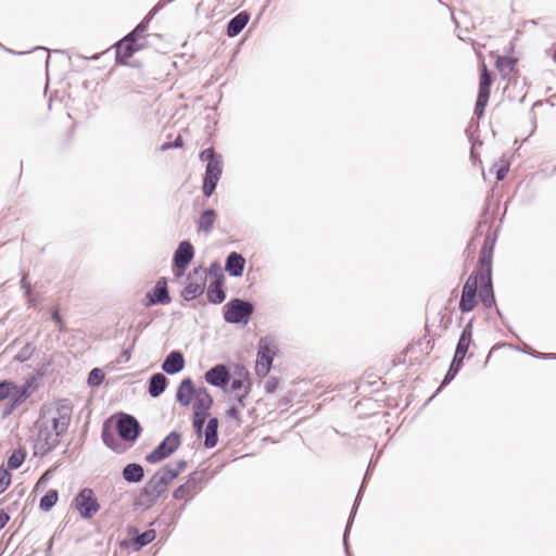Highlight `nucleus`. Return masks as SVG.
<instances>
[{
	"instance_id": "obj_43",
	"label": "nucleus",
	"mask_w": 556,
	"mask_h": 556,
	"mask_svg": "<svg viewBox=\"0 0 556 556\" xmlns=\"http://www.w3.org/2000/svg\"><path fill=\"white\" fill-rule=\"evenodd\" d=\"M207 416L208 415L193 412L192 427H193V430H194V434L199 439L202 438V435L204 434V425L206 422Z\"/></svg>"
},
{
	"instance_id": "obj_63",
	"label": "nucleus",
	"mask_w": 556,
	"mask_h": 556,
	"mask_svg": "<svg viewBox=\"0 0 556 556\" xmlns=\"http://www.w3.org/2000/svg\"><path fill=\"white\" fill-rule=\"evenodd\" d=\"M10 520V516L3 509H0V530L3 529Z\"/></svg>"
},
{
	"instance_id": "obj_31",
	"label": "nucleus",
	"mask_w": 556,
	"mask_h": 556,
	"mask_svg": "<svg viewBox=\"0 0 556 556\" xmlns=\"http://www.w3.org/2000/svg\"><path fill=\"white\" fill-rule=\"evenodd\" d=\"M494 81V74L491 72L486 65L483 63L481 71H480V77H479V87H478V94H482L484 97H489L491 94V87Z\"/></svg>"
},
{
	"instance_id": "obj_13",
	"label": "nucleus",
	"mask_w": 556,
	"mask_h": 556,
	"mask_svg": "<svg viewBox=\"0 0 556 556\" xmlns=\"http://www.w3.org/2000/svg\"><path fill=\"white\" fill-rule=\"evenodd\" d=\"M172 298L169 294L167 279L165 277L160 278L154 287L146 293L144 296V305L155 306V305H166L170 303Z\"/></svg>"
},
{
	"instance_id": "obj_39",
	"label": "nucleus",
	"mask_w": 556,
	"mask_h": 556,
	"mask_svg": "<svg viewBox=\"0 0 556 556\" xmlns=\"http://www.w3.org/2000/svg\"><path fill=\"white\" fill-rule=\"evenodd\" d=\"M463 365H464V361L453 357V359L450 364V367H448L443 380L441 381V384H440L438 391H440L442 388L446 387L454 380V378L460 371Z\"/></svg>"
},
{
	"instance_id": "obj_61",
	"label": "nucleus",
	"mask_w": 556,
	"mask_h": 556,
	"mask_svg": "<svg viewBox=\"0 0 556 556\" xmlns=\"http://www.w3.org/2000/svg\"><path fill=\"white\" fill-rule=\"evenodd\" d=\"M16 407L17 406L14 404V402L9 400V402L5 404L4 408L2 409V417L4 418V417H8L9 415H11Z\"/></svg>"
},
{
	"instance_id": "obj_1",
	"label": "nucleus",
	"mask_w": 556,
	"mask_h": 556,
	"mask_svg": "<svg viewBox=\"0 0 556 556\" xmlns=\"http://www.w3.org/2000/svg\"><path fill=\"white\" fill-rule=\"evenodd\" d=\"M72 418V406L59 404L42 406L37 419V450L46 455L60 442V437L66 433Z\"/></svg>"
},
{
	"instance_id": "obj_46",
	"label": "nucleus",
	"mask_w": 556,
	"mask_h": 556,
	"mask_svg": "<svg viewBox=\"0 0 556 556\" xmlns=\"http://www.w3.org/2000/svg\"><path fill=\"white\" fill-rule=\"evenodd\" d=\"M489 99H490L489 97H484L482 94L481 96L477 94V100H476L475 109H473V115L478 119H480L484 115Z\"/></svg>"
},
{
	"instance_id": "obj_38",
	"label": "nucleus",
	"mask_w": 556,
	"mask_h": 556,
	"mask_svg": "<svg viewBox=\"0 0 556 556\" xmlns=\"http://www.w3.org/2000/svg\"><path fill=\"white\" fill-rule=\"evenodd\" d=\"M161 482L168 488L170 482L175 480L180 472L174 467L173 464H166L154 472Z\"/></svg>"
},
{
	"instance_id": "obj_60",
	"label": "nucleus",
	"mask_w": 556,
	"mask_h": 556,
	"mask_svg": "<svg viewBox=\"0 0 556 556\" xmlns=\"http://www.w3.org/2000/svg\"><path fill=\"white\" fill-rule=\"evenodd\" d=\"M226 416L236 419L238 422L240 421V412L236 405H231L227 408Z\"/></svg>"
},
{
	"instance_id": "obj_28",
	"label": "nucleus",
	"mask_w": 556,
	"mask_h": 556,
	"mask_svg": "<svg viewBox=\"0 0 556 556\" xmlns=\"http://www.w3.org/2000/svg\"><path fill=\"white\" fill-rule=\"evenodd\" d=\"M168 386L167 377L162 372L153 374L148 381V393L151 397L161 396Z\"/></svg>"
},
{
	"instance_id": "obj_25",
	"label": "nucleus",
	"mask_w": 556,
	"mask_h": 556,
	"mask_svg": "<svg viewBox=\"0 0 556 556\" xmlns=\"http://www.w3.org/2000/svg\"><path fill=\"white\" fill-rule=\"evenodd\" d=\"M224 281H225V276L220 275V277H218V279H214L210 282L207 291H206V298L211 304L217 305V304L223 303L226 300L227 294L224 289Z\"/></svg>"
},
{
	"instance_id": "obj_22",
	"label": "nucleus",
	"mask_w": 556,
	"mask_h": 556,
	"mask_svg": "<svg viewBox=\"0 0 556 556\" xmlns=\"http://www.w3.org/2000/svg\"><path fill=\"white\" fill-rule=\"evenodd\" d=\"M197 387L190 377L184 378L176 391V400L181 406H188L197 393Z\"/></svg>"
},
{
	"instance_id": "obj_35",
	"label": "nucleus",
	"mask_w": 556,
	"mask_h": 556,
	"mask_svg": "<svg viewBox=\"0 0 556 556\" xmlns=\"http://www.w3.org/2000/svg\"><path fill=\"white\" fill-rule=\"evenodd\" d=\"M477 301V292L467 291L462 289L460 300L458 303V308L463 314L470 313L476 307Z\"/></svg>"
},
{
	"instance_id": "obj_41",
	"label": "nucleus",
	"mask_w": 556,
	"mask_h": 556,
	"mask_svg": "<svg viewBox=\"0 0 556 556\" xmlns=\"http://www.w3.org/2000/svg\"><path fill=\"white\" fill-rule=\"evenodd\" d=\"M26 458V452L22 448L14 450L11 455L8 457V468L7 470H15L20 468Z\"/></svg>"
},
{
	"instance_id": "obj_12",
	"label": "nucleus",
	"mask_w": 556,
	"mask_h": 556,
	"mask_svg": "<svg viewBox=\"0 0 556 556\" xmlns=\"http://www.w3.org/2000/svg\"><path fill=\"white\" fill-rule=\"evenodd\" d=\"M194 247L189 240H182L179 242L177 249L173 254V269L179 270L177 276L182 275V273L189 267L194 258Z\"/></svg>"
},
{
	"instance_id": "obj_45",
	"label": "nucleus",
	"mask_w": 556,
	"mask_h": 556,
	"mask_svg": "<svg viewBox=\"0 0 556 556\" xmlns=\"http://www.w3.org/2000/svg\"><path fill=\"white\" fill-rule=\"evenodd\" d=\"M156 14V10L151 9L149 13L143 17V20L136 25L134 28V31L144 38V33L148 30L150 22L153 20V17Z\"/></svg>"
},
{
	"instance_id": "obj_30",
	"label": "nucleus",
	"mask_w": 556,
	"mask_h": 556,
	"mask_svg": "<svg viewBox=\"0 0 556 556\" xmlns=\"http://www.w3.org/2000/svg\"><path fill=\"white\" fill-rule=\"evenodd\" d=\"M122 478L130 484L139 483L144 478V468L138 463H129L122 470Z\"/></svg>"
},
{
	"instance_id": "obj_62",
	"label": "nucleus",
	"mask_w": 556,
	"mask_h": 556,
	"mask_svg": "<svg viewBox=\"0 0 556 556\" xmlns=\"http://www.w3.org/2000/svg\"><path fill=\"white\" fill-rule=\"evenodd\" d=\"M553 353H542L538 352L535 350H531V353H529L530 356L539 359H548V357L552 356Z\"/></svg>"
},
{
	"instance_id": "obj_20",
	"label": "nucleus",
	"mask_w": 556,
	"mask_h": 556,
	"mask_svg": "<svg viewBox=\"0 0 556 556\" xmlns=\"http://www.w3.org/2000/svg\"><path fill=\"white\" fill-rule=\"evenodd\" d=\"M496 242V233L491 235L489 233L483 242V245L480 250L479 255V268L480 269H488L492 270V262H493V253H494V247Z\"/></svg>"
},
{
	"instance_id": "obj_24",
	"label": "nucleus",
	"mask_w": 556,
	"mask_h": 556,
	"mask_svg": "<svg viewBox=\"0 0 556 556\" xmlns=\"http://www.w3.org/2000/svg\"><path fill=\"white\" fill-rule=\"evenodd\" d=\"M115 61L121 65H129V59L138 51L142 50V46H132L124 40H118L115 45Z\"/></svg>"
},
{
	"instance_id": "obj_14",
	"label": "nucleus",
	"mask_w": 556,
	"mask_h": 556,
	"mask_svg": "<svg viewBox=\"0 0 556 556\" xmlns=\"http://www.w3.org/2000/svg\"><path fill=\"white\" fill-rule=\"evenodd\" d=\"M204 379L210 386L219 388L224 392H227V388L231 379V372L227 365L216 364L205 371Z\"/></svg>"
},
{
	"instance_id": "obj_56",
	"label": "nucleus",
	"mask_w": 556,
	"mask_h": 556,
	"mask_svg": "<svg viewBox=\"0 0 556 556\" xmlns=\"http://www.w3.org/2000/svg\"><path fill=\"white\" fill-rule=\"evenodd\" d=\"M279 387V378L278 377H270L265 382V391L266 393H274Z\"/></svg>"
},
{
	"instance_id": "obj_36",
	"label": "nucleus",
	"mask_w": 556,
	"mask_h": 556,
	"mask_svg": "<svg viewBox=\"0 0 556 556\" xmlns=\"http://www.w3.org/2000/svg\"><path fill=\"white\" fill-rule=\"evenodd\" d=\"M161 482L168 488L170 482L175 480L180 472L174 467L173 464H166L154 472Z\"/></svg>"
},
{
	"instance_id": "obj_9",
	"label": "nucleus",
	"mask_w": 556,
	"mask_h": 556,
	"mask_svg": "<svg viewBox=\"0 0 556 556\" xmlns=\"http://www.w3.org/2000/svg\"><path fill=\"white\" fill-rule=\"evenodd\" d=\"M116 417V431L118 435L125 442L134 444L142 432L140 422L132 415L123 412L118 413Z\"/></svg>"
},
{
	"instance_id": "obj_40",
	"label": "nucleus",
	"mask_w": 556,
	"mask_h": 556,
	"mask_svg": "<svg viewBox=\"0 0 556 556\" xmlns=\"http://www.w3.org/2000/svg\"><path fill=\"white\" fill-rule=\"evenodd\" d=\"M58 500H59V492H58V490L50 489L40 498V501H39V508L42 511L48 513V511H50L55 506V504L58 503Z\"/></svg>"
},
{
	"instance_id": "obj_33",
	"label": "nucleus",
	"mask_w": 556,
	"mask_h": 556,
	"mask_svg": "<svg viewBox=\"0 0 556 556\" xmlns=\"http://www.w3.org/2000/svg\"><path fill=\"white\" fill-rule=\"evenodd\" d=\"M217 213L214 208L204 210L198 220V231L210 232L213 229Z\"/></svg>"
},
{
	"instance_id": "obj_26",
	"label": "nucleus",
	"mask_w": 556,
	"mask_h": 556,
	"mask_svg": "<svg viewBox=\"0 0 556 556\" xmlns=\"http://www.w3.org/2000/svg\"><path fill=\"white\" fill-rule=\"evenodd\" d=\"M213 404L214 400L208 390L205 387L198 388L192 406L193 412L208 415Z\"/></svg>"
},
{
	"instance_id": "obj_17",
	"label": "nucleus",
	"mask_w": 556,
	"mask_h": 556,
	"mask_svg": "<svg viewBox=\"0 0 556 556\" xmlns=\"http://www.w3.org/2000/svg\"><path fill=\"white\" fill-rule=\"evenodd\" d=\"M472 331L473 318H470L460 332L453 357L458 358L460 361H464L466 358L468 350L472 344Z\"/></svg>"
},
{
	"instance_id": "obj_34",
	"label": "nucleus",
	"mask_w": 556,
	"mask_h": 556,
	"mask_svg": "<svg viewBox=\"0 0 556 556\" xmlns=\"http://www.w3.org/2000/svg\"><path fill=\"white\" fill-rule=\"evenodd\" d=\"M517 59L514 56L502 55L498 56L495 66L503 78L508 77L516 68Z\"/></svg>"
},
{
	"instance_id": "obj_59",
	"label": "nucleus",
	"mask_w": 556,
	"mask_h": 556,
	"mask_svg": "<svg viewBox=\"0 0 556 556\" xmlns=\"http://www.w3.org/2000/svg\"><path fill=\"white\" fill-rule=\"evenodd\" d=\"M53 469H48L47 471H45L38 479H37V491L40 489V488H45L47 485V483L49 482L50 480V472L52 471Z\"/></svg>"
},
{
	"instance_id": "obj_15",
	"label": "nucleus",
	"mask_w": 556,
	"mask_h": 556,
	"mask_svg": "<svg viewBox=\"0 0 556 556\" xmlns=\"http://www.w3.org/2000/svg\"><path fill=\"white\" fill-rule=\"evenodd\" d=\"M480 282L479 300L485 308H491L495 304L492 270L480 269Z\"/></svg>"
},
{
	"instance_id": "obj_51",
	"label": "nucleus",
	"mask_w": 556,
	"mask_h": 556,
	"mask_svg": "<svg viewBox=\"0 0 556 556\" xmlns=\"http://www.w3.org/2000/svg\"><path fill=\"white\" fill-rule=\"evenodd\" d=\"M493 169L495 172L496 181H502L509 170V163L503 162L502 164H494Z\"/></svg>"
},
{
	"instance_id": "obj_44",
	"label": "nucleus",
	"mask_w": 556,
	"mask_h": 556,
	"mask_svg": "<svg viewBox=\"0 0 556 556\" xmlns=\"http://www.w3.org/2000/svg\"><path fill=\"white\" fill-rule=\"evenodd\" d=\"M105 378V375L103 372V370L101 368H92L89 374H88V378H87V383L89 387H99L103 380Z\"/></svg>"
},
{
	"instance_id": "obj_42",
	"label": "nucleus",
	"mask_w": 556,
	"mask_h": 556,
	"mask_svg": "<svg viewBox=\"0 0 556 556\" xmlns=\"http://www.w3.org/2000/svg\"><path fill=\"white\" fill-rule=\"evenodd\" d=\"M101 437H102L103 443L109 448H111V450H113L115 452H121L118 450L119 444L117 442V439L114 435V433L112 432V430L110 429V427L108 426V421H105L104 425H103Z\"/></svg>"
},
{
	"instance_id": "obj_54",
	"label": "nucleus",
	"mask_w": 556,
	"mask_h": 556,
	"mask_svg": "<svg viewBox=\"0 0 556 556\" xmlns=\"http://www.w3.org/2000/svg\"><path fill=\"white\" fill-rule=\"evenodd\" d=\"M184 147V139L181 135H178L174 141H166L162 144L161 150L167 151L169 149H179Z\"/></svg>"
},
{
	"instance_id": "obj_11",
	"label": "nucleus",
	"mask_w": 556,
	"mask_h": 556,
	"mask_svg": "<svg viewBox=\"0 0 556 556\" xmlns=\"http://www.w3.org/2000/svg\"><path fill=\"white\" fill-rule=\"evenodd\" d=\"M127 532L129 538L119 542L121 548L132 547L135 552L140 551L156 538V531L154 529H148L143 532H139L136 527H128Z\"/></svg>"
},
{
	"instance_id": "obj_50",
	"label": "nucleus",
	"mask_w": 556,
	"mask_h": 556,
	"mask_svg": "<svg viewBox=\"0 0 556 556\" xmlns=\"http://www.w3.org/2000/svg\"><path fill=\"white\" fill-rule=\"evenodd\" d=\"M479 279H480V273L478 274L477 271H472L468 276L466 282L464 283L463 290L477 292Z\"/></svg>"
},
{
	"instance_id": "obj_7",
	"label": "nucleus",
	"mask_w": 556,
	"mask_h": 556,
	"mask_svg": "<svg viewBox=\"0 0 556 556\" xmlns=\"http://www.w3.org/2000/svg\"><path fill=\"white\" fill-rule=\"evenodd\" d=\"M181 444V433L174 430L169 432L149 454L146 462L156 464L173 455Z\"/></svg>"
},
{
	"instance_id": "obj_49",
	"label": "nucleus",
	"mask_w": 556,
	"mask_h": 556,
	"mask_svg": "<svg viewBox=\"0 0 556 556\" xmlns=\"http://www.w3.org/2000/svg\"><path fill=\"white\" fill-rule=\"evenodd\" d=\"M16 388V384L10 380H1L0 381V401L5 400L10 396L13 389Z\"/></svg>"
},
{
	"instance_id": "obj_2",
	"label": "nucleus",
	"mask_w": 556,
	"mask_h": 556,
	"mask_svg": "<svg viewBox=\"0 0 556 556\" xmlns=\"http://www.w3.org/2000/svg\"><path fill=\"white\" fill-rule=\"evenodd\" d=\"M199 159L206 163L203 175L202 192L208 198L217 187L223 174V157L214 148H207L200 152Z\"/></svg>"
},
{
	"instance_id": "obj_52",
	"label": "nucleus",
	"mask_w": 556,
	"mask_h": 556,
	"mask_svg": "<svg viewBox=\"0 0 556 556\" xmlns=\"http://www.w3.org/2000/svg\"><path fill=\"white\" fill-rule=\"evenodd\" d=\"M0 470V494H2L11 483V473L3 467H1Z\"/></svg>"
},
{
	"instance_id": "obj_21",
	"label": "nucleus",
	"mask_w": 556,
	"mask_h": 556,
	"mask_svg": "<svg viewBox=\"0 0 556 556\" xmlns=\"http://www.w3.org/2000/svg\"><path fill=\"white\" fill-rule=\"evenodd\" d=\"M247 261L239 252H230L225 261V270L230 277L239 278L243 275Z\"/></svg>"
},
{
	"instance_id": "obj_8",
	"label": "nucleus",
	"mask_w": 556,
	"mask_h": 556,
	"mask_svg": "<svg viewBox=\"0 0 556 556\" xmlns=\"http://www.w3.org/2000/svg\"><path fill=\"white\" fill-rule=\"evenodd\" d=\"M72 506L83 519H91L100 509L98 498L90 488H83L73 498Z\"/></svg>"
},
{
	"instance_id": "obj_6",
	"label": "nucleus",
	"mask_w": 556,
	"mask_h": 556,
	"mask_svg": "<svg viewBox=\"0 0 556 556\" xmlns=\"http://www.w3.org/2000/svg\"><path fill=\"white\" fill-rule=\"evenodd\" d=\"M276 353L277 348L271 338L264 337L258 340L255 364V374L258 377L264 378L270 372Z\"/></svg>"
},
{
	"instance_id": "obj_55",
	"label": "nucleus",
	"mask_w": 556,
	"mask_h": 556,
	"mask_svg": "<svg viewBox=\"0 0 556 556\" xmlns=\"http://www.w3.org/2000/svg\"><path fill=\"white\" fill-rule=\"evenodd\" d=\"M21 286L25 291V295L28 299L29 305L33 306L35 303V298L31 294V286L27 282V276L23 275L21 279Z\"/></svg>"
},
{
	"instance_id": "obj_58",
	"label": "nucleus",
	"mask_w": 556,
	"mask_h": 556,
	"mask_svg": "<svg viewBox=\"0 0 556 556\" xmlns=\"http://www.w3.org/2000/svg\"><path fill=\"white\" fill-rule=\"evenodd\" d=\"M208 274L214 277V279H218L220 275H224L222 271L220 264L217 261L211 263L208 268Z\"/></svg>"
},
{
	"instance_id": "obj_48",
	"label": "nucleus",
	"mask_w": 556,
	"mask_h": 556,
	"mask_svg": "<svg viewBox=\"0 0 556 556\" xmlns=\"http://www.w3.org/2000/svg\"><path fill=\"white\" fill-rule=\"evenodd\" d=\"M122 40H124L125 42H128L132 46H142V50L147 47V42L144 40V38H142L141 36H139L138 34H136L132 30H130L127 35H125Z\"/></svg>"
},
{
	"instance_id": "obj_27",
	"label": "nucleus",
	"mask_w": 556,
	"mask_h": 556,
	"mask_svg": "<svg viewBox=\"0 0 556 556\" xmlns=\"http://www.w3.org/2000/svg\"><path fill=\"white\" fill-rule=\"evenodd\" d=\"M250 21V13L241 11L232 18H230L226 26V34L228 37L233 38L238 36Z\"/></svg>"
},
{
	"instance_id": "obj_47",
	"label": "nucleus",
	"mask_w": 556,
	"mask_h": 556,
	"mask_svg": "<svg viewBox=\"0 0 556 556\" xmlns=\"http://www.w3.org/2000/svg\"><path fill=\"white\" fill-rule=\"evenodd\" d=\"M35 352V348L30 343H26L22 350L13 356V359L23 363L31 357Z\"/></svg>"
},
{
	"instance_id": "obj_16",
	"label": "nucleus",
	"mask_w": 556,
	"mask_h": 556,
	"mask_svg": "<svg viewBox=\"0 0 556 556\" xmlns=\"http://www.w3.org/2000/svg\"><path fill=\"white\" fill-rule=\"evenodd\" d=\"M229 391L240 392L244 389H252L253 382L250 372L244 365H233L232 376L229 382Z\"/></svg>"
},
{
	"instance_id": "obj_32",
	"label": "nucleus",
	"mask_w": 556,
	"mask_h": 556,
	"mask_svg": "<svg viewBox=\"0 0 556 556\" xmlns=\"http://www.w3.org/2000/svg\"><path fill=\"white\" fill-rule=\"evenodd\" d=\"M35 383V374L28 376L24 386L13 389L10 394V400L14 402L16 406L21 405L30 395L29 388Z\"/></svg>"
},
{
	"instance_id": "obj_19",
	"label": "nucleus",
	"mask_w": 556,
	"mask_h": 556,
	"mask_svg": "<svg viewBox=\"0 0 556 556\" xmlns=\"http://www.w3.org/2000/svg\"><path fill=\"white\" fill-rule=\"evenodd\" d=\"M202 271L203 276L201 277L200 282H189L182 290H181V298L189 302L192 301L200 295H202L205 291V285H206V270L202 269L201 267L194 268L193 274H199Z\"/></svg>"
},
{
	"instance_id": "obj_23",
	"label": "nucleus",
	"mask_w": 556,
	"mask_h": 556,
	"mask_svg": "<svg viewBox=\"0 0 556 556\" xmlns=\"http://www.w3.org/2000/svg\"><path fill=\"white\" fill-rule=\"evenodd\" d=\"M184 354L178 350L169 352L162 363V370L168 375H176L180 372L185 367Z\"/></svg>"
},
{
	"instance_id": "obj_64",
	"label": "nucleus",
	"mask_w": 556,
	"mask_h": 556,
	"mask_svg": "<svg viewBox=\"0 0 556 556\" xmlns=\"http://www.w3.org/2000/svg\"><path fill=\"white\" fill-rule=\"evenodd\" d=\"M173 465L181 473L186 469L188 464L186 460L179 459L176 463H174Z\"/></svg>"
},
{
	"instance_id": "obj_3",
	"label": "nucleus",
	"mask_w": 556,
	"mask_h": 556,
	"mask_svg": "<svg viewBox=\"0 0 556 556\" xmlns=\"http://www.w3.org/2000/svg\"><path fill=\"white\" fill-rule=\"evenodd\" d=\"M255 312L252 301L232 298L223 306V317L227 324L247 326Z\"/></svg>"
},
{
	"instance_id": "obj_37",
	"label": "nucleus",
	"mask_w": 556,
	"mask_h": 556,
	"mask_svg": "<svg viewBox=\"0 0 556 556\" xmlns=\"http://www.w3.org/2000/svg\"><path fill=\"white\" fill-rule=\"evenodd\" d=\"M161 482L168 488L170 482L175 480L180 472L174 467L173 464H166L154 472Z\"/></svg>"
},
{
	"instance_id": "obj_10",
	"label": "nucleus",
	"mask_w": 556,
	"mask_h": 556,
	"mask_svg": "<svg viewBox=\"0 0 556 556\" xmlns=\"http://www.w3.org/2000/svg\"><path fill=\"white\" fill-rule=\"evenodd\" d=\"M181 517V509L176 505L167 504L162 513L150 523V526H157L161 528L162 535L167 539L176 528Z\"/></svg>"
},
{
	"instance_id": "obj_18",
	"label": "nucleus",
	"mask_w": 556,
	"mask_h": 556,
	"mask_svg": "<svg viewBox=\"0 0 556 556\" xmlns=\"http://www.w3.org/2000/svg\"><path fill=\"white\" fill-rule=\"evenodd\" d=\"M370 469H371V462L368 465V468H367V470L365 472V476L363 478L362 484H361V486L358 489V492H357L354 505L352 507V510H351V514H350V517L348 519V522H346V526H345V530H344V533H343V547H344V553H345L346 556H352L351 555V551H350V546H349V533H350V530H351V527H352V523H353V520H354V516H355L356 510H357V506H358L359 501L362 498V494H363V491H364V486H365L366 480L369 477Z\"/></svg>"
},
{
	"instance_id": "obj_29",
	"label": "nucleus",
	"mask_w": 556,
	"mask_h": 556,
	"mask_svg": "<svg viewBox=\"0 0 556 556\" xmlns=\"http://www.w3.org/2000/svg\"><path fill=\"white\" fill-rule=\"evenodd\" d=\"M218 426L217 417H211L205 426L203 446L207 450L215 447L218 443Z\"/></svg>"
},
{
	"instance_id": "obj_4",
	"label": "nucleus",
	"mask_w": 556,
	"mask_h": 556,
	"mask_svg": "<svg viewBox=\"0 0 556 556\" xmlns=\"http://www.w3.org/2000/svg\"><path fill=\"white\" fill-rule=\"evenodd\" d=\"M214 477V472L210 473L207 468L194 470L189 473L187 481L173 491V498L180 501L186 500L190 502L202 490L205 484Z\"/></svg>"
},
{
	"instance_id": "obj_53",
	"label": "nucleus",
	"mask_w": 556,
	"mask_h": 556,
	"mask_svg": "<svg viewBox=\"0 0 556 556\" xmlns=\"http://www.w3.org/2000/svg\"><path fill=\"white\" fill-rule=\"evenodd\" d=\"M55 325L56 327L59 328V331H64L65 330V323L59 312L58 308H54V309H51L50 311V317H49Z\"/></svg>"
},
{
	"instance_id": "obj_5",
	"label": "nucleus",
	"mask_w": 556,
	"mask_h": 556,
	"mask_svg": "<svg viewBox=\"0 0 556 556\" xmlns=\"http://www.w3.org/2000/svg\"><path fill=\"white\" fill-rule=\"evenodd\" d=\"M166 491L167 488L153 473L140 490L139 495L134 500L132 506L135 509H140L142 511L149 510L157 503L159 498L162 497Z\"/></svg>"
},
{
	"instance_id": "obj_57",
	"label": "nucleus",
	"mask_w": 556,
	"mask_h": 556,
	"mask_svg": "<svg viewBox=\"0 0 556 556\" xmlns=\"http://www.w3.org/2000/svg\"><path fill=\"white\" fill-rule=\"evenodd\" d=\"M252 389H244L240 392H236L235 401L240 407H245V400L249 396Z\"/></svg>"
}]
</instances>
